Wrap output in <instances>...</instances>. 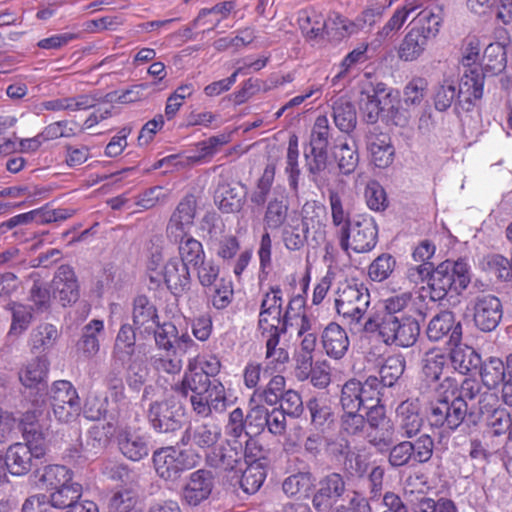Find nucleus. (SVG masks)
<instances>
[{
	"label": "nucleus",
	"instance_id": "1",
	"mask_svg": "<svg viewBox=\"0 0 512 512\" xmlns=\"http://www.w3.org/2000/svg\"><path fill=\"white\" fill-rule=\"evenodd\" d=\"M407 277L415 284L426 283L430 299L440 301L449 291L461 294L466 290L471 282V271L463 259L446 260L433 270L426 265L410 267Z\"/></svg>",
	"mask_w": 512,
	"mask_h": 512
},
{
	"label": "nucleus",
	"instance_id": "2",
	"mask_svg": "<svg viewBox=\"0 0 512 512\" xmlns=\"http://www.w3.org/2000/svg\"><path fill=\"white\" fill-rule=\"evenodd\" d=\"M222 438V429L214 423H202L189 426L181 437V444L196 447L206 454L207 461L211 466L224 470H234L239 462L240 456L235 449L223 453L215 451L219 447Z\"/></svg>",
	"mask_w": 512,
	"mask_h": 512
},
{
	"label": "nucleus",
	"instance_id": "3",
	"mask_svg": "<svg viewBox=\"0 0 512 512\" xmlns=\"http://www.w3.org/2000/svg\"><path fill=\"white\" fill-rule=\"evenodd\" d=\"M366 332H378L379 338L386 345L403 348L411 347L417 341L420 326L415 317L410 315H384L380 322L369 317L363 326Z\"/></svg>",
	"mask_w": 512,
	"mask_h": 512
},
{
	"label": "nucleus",
	"instance_id": "4",
	"mask_svg": "<svg viewBox=\"0 0 512 512\" xmlns=\"http://www.w3.org/2000/svg\"><path fill=\"white\" fill-rule=\"evenodd\" d=\"M337 314L349 326H358L370 306V293L364 285L342 283L338 286L335 299Z\"/></svg>",
	"mask_w": 512,
	"mask_h": 512
},
{
	"label": "nucleus",
	"instance_id": "5",
	"mask_svg": "<svg viewBox=\"0 0 512 512\" xmlns=\"http://www.w3.org/2000/svg\"><path fill=\"white\" fill-rule=\"evenodd\" d=\"M152 460L157 475L166 481L174 482L183 472L197 465L199 456L168 446L156 450Z\"/></svg>",
	"mask_w": 512,
	"mask_h": 512
},
{
	"label": "nucleus",
	"instance_id": "6",
	"mask_svg": "<svg viewBox=\"0 0 512 512\" xmlns=\"http://www.w3.org/2000/svg\"><path fill=\"white\" fill-rule=\"evenodd\" d=\"M48 400L55 419L64 424L77 420L81 413V403L77 390L71 382L55 381L49 391Z\"/></svg>",
	"mask_w": 512,
	"mask_h": 512
},
{
	"label": "nucleus",
	"instance_id": "7",
	"mask_svg": "<svg viewBox=\"0 0 512 512\" xmlns=\"http://www.w3.org/2000/svg\"><path fill=\"white\" fill-rule=\"evenodd\" d=\"M189 401L195 414L207 418L213 414L224 413L234 404L235 398H232L231 391L221 381L213 380L197 395H190Z\"/></svg>",
	"mask_w": 512,
	"mask_h": 512
},
{
	"label": "nucleus",
	"instance_id": "8",
	"mask_svg": "<svg viewBox=\"0 0 512 512\" xmlns=\"http://www.w3.org/2000/svg\"><path fill=\"white\" fill-rule=\"evenodd\" d=\"M377 225L372 217L353 220L343 231H337L339 244L344 251L351 249L356 253L372 250L377 243Z\"/></svg>",
	"mask_w": 512,
	"mask_h": 512
},
{
	"label": "nucleus",
	"instance_id": "9",
	"mask_svg": "<svg viewBox=\"0 0 512 512\" xmlns=\"http://www.w3.org/2000/svg\"><path fill=\"white\" fill-rule=\"evenodd\" d=\"M430 404L428 421L432 427L442 428L444 431L455 430L464 420L467 413V404L461 398L449 400L448 393H444Z\"/></svg>",
	"mask_w": 512,
	"mask_h": 512
},
{
	"label": "nucleus",
	"instance_id": "10",
	"mask_svg": "<svg viewBox=\"0 0 512 512\" xmlns=\"http://www.w3.org/2000/svg\"><path fill=\"white\" fill-rule=\"evenodd\" d=\"M162 254L155 253L152 255L148 269L156 272L155 276H151L152 280H159L162 277L168 288L173 294L178 295L190 287L189 267L180 262L178 258H171L162 265Z\"/></svg>",
	"mask_w": 512,
	"mask_h": 512
},
{
	"label": "nucleus",
	"instance_id": "11",
	"mask_svg": "<svg viewBox=\"0 0 512 512\" xmlns=\"http://www.w3.org/2000/svg\"><path fill=\"white\" fill-rule=\"evenodd\" d=\"M295 328L300 338L301 353L312 354L316 347V333L312 330V322L304 314V301L301 297L290 300L284 313V329Z\"/></svg>",
	"mask_w": 512,
	"mask_h": 512
},
{
	"label": "nucleus",
	"instance_id": "12",
	"mask_svg": "<svg viewBox=\"0 0 512 512\" xmlns=\"http://www.w3.org/2000/svg\"><path fill=\"white\" fill-rule=\"evenodd\" d=\"M399 98V92L377 83L371 90L363 91L359 99V108L368 123H376L381 112L393 107Z\"/></svg>",
	"mask_w": 512,
	"mask_h": 512
},
{
	"label": "nucleus",
	"instance_id": "13",
	"mask_svg": "<svg viewBox=\"0 0 512 512\" xmlns=\"http://www.w3.org/2000/svg\"><path fill=\"white\" fill-rule=\"evenodd\" d=\"M367 409V422L370 431L367 434L369 442L383 451L388 449L394 437V426L385 416V409L380 405L379 395L376 400L369 402L365 407Z\"/></svg>",
	"mask_w": 512,
	"mask_h": 512
},
{
	"label": "nucleus",
	"instance_id": "14",
	"mask_svg": "<svg viewBox=\"0 0 512 512\" xmlns=\"http://www.w3.org/2000/svg\"><path fill=\"white\" fill-rule=\"evenodd\" d=\"M316 209H320L317 203L308 201L302 207L301 216L296 212L289 214L282 231L283 243L288 250L297 251L305 245L309 230L307 220Z\"/></svg>",
	"mask_w": 512,
	"mask_h": 512
},
{
	"label": "nucleus",
	"instance_id": "15",
	"mask_svg": "<svg viewBox=\"0 0 512 512\" xmlns=\"http://www.w3.org/2000/svg\"><path fill=\"white\" fill-rule=\"evenodd\" d=\"M329 120L325 115L318 116L312 128L310 149L305 151L309 171L318 173L326 167Z\"/></svg>",
	"mask_w": 512,
	"mask_h": 512
},
{
	"label": "nucleus",
	"instance_id": "16",
	"mask_svg": "<svg viewBox=\"0 0 512 512\" xmlns=\"http://www.w3.org/2000/svg\"><path fill=\"white\" fill-rule=\"evenodd\" d=\"M379 380L369 377L364 383L356 379L347 381L342 388L341 404L344 411H358L379 395Z\"/></svg>",
	"mask_w": 512,
	"mask_h": 512
},
{
	"label": "nucleus",
	"instance_id": "17",
	"mask_svg": "<svg viewBox=\"0 0 512 512\" xmlns=\"http://www.w3.org/2000/svg\"><path fill=\"white\" fill-rule=\"evenodd\" d=\"M282 290L279 286H272L262 299L258 328L262 335L266 332L282 331L284 329V316L282 317Z\"/></svg>",
	"mask_w": 512,
	"mask_h": 512
},
{
	"label": "nucleus",
	"instance_id": "18",
	"mask_svg": "<svg viewBox=\"0 0 512 512\" xmlns=\"http://www.w3.org/2000/svg\"><path fill=\"white\" fill-rule=\"evenodd\" d=\"M182 415L181 407L173 397L156 400L150 404L148 411L152 427L160 433L178 430Z\"/></svg>",
	"mask_w": 512,
	"mask_h": 512
},
{
	"label": "nucleus",
	"instance_id": "19",
	"mask_svg": "<svg viewBox=\"0 0 512 512\" xmlns=\"http://www.w3.org/2000/svg\"><path fill=\"white\" fill-rule=\"evenodd\" d=\"M450 371L451 365L447 354L441 350H431L425 354L422 367L425 379L429 382H436L443 376L439 389L444 390V393L451 392L453 394L458 387V383L448 375Z\"/></svg>",
	"mask_w": 512,
	"mask_h": 512
},
{
	"label": "nucleus",
	"instance_id": "20",
	"mask_svg": "<svg viewBox=\"0 0 512 512\" xmlns=\"http://www.w3.org/2000/svg\"><path fill=\"white\" fill-rule=\"evenodd\" d=\"M196 201L193 196L185 197L173 212L167 225V237L179 243L186 240L190 235L194 224Z\"/></svg>",
	"mask_w": 512,
	"mask_h": 512
},
{
	"label": "nucleus",
	"instance_id": "21",
	"mask_svg": "<svg viewBox=\"0 0 512 512\" xmlns=\"http://www.w3.org/2000/svg\"><path fill=\"white\" fill-rule=\"evenodd\" d=\"M475 325L484 332L494 330L502 318L500 300L492 295H481L472 302Z\"/></svg>",
	"mask_w": 512,
	"mask_h": 512
},
{
	"label": "nucleus",
	"instance_id": "22",
	"mask_svg": "<svg viewBox=\"0 0 512 512\" xmlns=\"http://www.w3.org/2000/svg\"><path fill=\"white\" fill-rule=\"evenodd\" d=\"M427 336L431 341L437 342L447 338L449 344H458L462 338V326L451 311H442L430 320Z\"/></svg>",
	"mask_w": 512,
	"mask_h": 512
},
{
	"label": "nucleus",
	"instance_id": "23",
	"mask_svg": "<svg viewBox=\"0 0 512 512\" xmlns=\"http://www.w3.org/2000/svg\"><path fill=\"white\" fill-rule=\"evenodd\" d=\"M484 74L478 67L466 70L457 84L458 105L469 110L476 100L483 96Z\"/></svg>",
	"mask_w": 512,
	"mask_h": 512
},
{
	"label": "nucleus",
	"instance_id": "24",
	"mask_svg": "<svg viewBox=\"0 0 512 512\" xmlns=\"http://www.w3.org/2000/svg\"><path fill=\"white\" fill-rule=\"evenodd\" d=\"M213 475L210 471L199 469L190 474L183 489V500L190 506H197L208 499L213 489Z\"/></svg>",
	"mask_w": 512,
	"mask_h": 512
},
{
	"label": "nucleus",
	"instance_id": "25",
	"mask_svg": "<svg viewBox=\"0 0 512 512\" xmlns=\"http://www.w3.org/2000/svg\"><path fill=\"white\" fill-rule=\"evenodd\" d=\"M345 490V483L337 473L322 479L319 489L313 498V506L318 512H328Z\"/></svg>",
	"mask_w": 512,
	"mask_h": 512
},
{
	"label": "nucleus",
	"instance_id": "26",
	"mask_svg": "<svg viewBox=\"0 0 512 512\" xmlns=\"http://www.w3.org/2000/svg\"><path fill=\"white\" fill-rule=\"evenodd\" d=\"M53 296L63 305L77 301L78 284L75 273L70 266L62 265L58 268L52 281Z\"/></svg>",
	"mask_w": 512,
	"mask_h": 512
},
{
	"label": "nucleus",
	"instance_id": "27",
	"mask_svg": "<svg viewBox=\"0 0 512 512\" xmlns=\"http://www.w3.org/2000/svg\"><path fill=\"white\" fill-rule=\"evenodd\" d=\"M321 343L326 355L334 360L342 359L350 346L347 332L335 322L329 323L324 328Z\"/></svg>",
	"mask_w": 512,
	"mask_h": 512
},
{
	"label": "nucleus",
	"instance_id": "28",
	"mask_svg": "<svg viewBox=\"0 0 512 512\" xmlns=\"http://www.w3.org/2000/svg\"><path fill=\"white\" fill-rule=\"evenodd\" d=\"M122 454L132 461H139L149 453L148 439L139 430H123L118 435Z\"/></svg>",
	"mask_w": 512,
	"mask_h": 512
},
{
	"label": "nucleus",
	"instance_id": "29",
	"mask_svg": "<svg viewBox=\"0 0 512 512\" xmlns=\"http://www.w3.org/2000/svg\"><path fill=\"white\" fill-rule=\"evenodd\" d=\"M333 158L341 174H352L359 164L358 149L347 137L338 138L332 149Z\"/></svg>",
	"mask_w": 512,
	"mask_h": 512
},
{
	"label": "nucleus",
	"instance_id": "30",
	"mask_svg": "<svg viewBox=\"0 0 512 512\" xmlns=\"http://www.w3.org/2000/svg\"><path fill=\"white\" fill-rule=\"evenodd\" d=\"M132 319L140 333H152L157 326V310L145 296H138L133 302Z\"/></svg>",
	"mask_w": 512,
	"mask_h": 512
},
{
	"label": "nucleus",
	"instance_id": "31",
	"mask_svg": "<svg viewBox=\"0 0 512 512\" xmlns=\"http://www.w3.org/2000/svg\"><path fill=\"white\" fill-rule=\"evenodd\" d=\"M33 459H35L33 452L26 445L15 443L6 451L5 465L11 475L23 476L31 470Z\"/></svg>",
	"mask_w": 512,
	"mask_h": 512
},
{
	"label": "nucleus",
	"instance_id": "32",
	"mask_svg": "<svg viewBox=\"0 0 512 512\" xmlns=\"http://www.w3.org/2000/svg\"><path fill=\"white\" fill-rule=\"evenodd\" d=\"M95 104V99L89 95H79L76 97H62L43 101L34 108L37 114L47 111H77L88 109Z\"/></svg>",
	"mask_w": 512,
	"mask_h": 512
},
{
	"label": "nucleus",
	"instance_id": "33",
	"mask_svg": "<svg viewBox=\"0 0 512 512\" xmlns=\"http://www.w3.org/2000/svg\"><path fill=\"white\" fill-rule=\"evenodd\" d=\"M280 332H266L264 335L267 337L264 375L271 376L276 372H281L289 359L288 352L284 348L278 347Z\"/></svg>",
	"mask_w": 512,
	"mask_h": 512
},
{
	"label": "nucleus",
	"instance_id": "34",
	"mask_svg": "<svg viewBox=\"0 0 512 512\" xmlns=\"http://www.w3.org/2000/svg\"><path fill=\"white\" fill-rule=\"evenodd\" d=\"M240 458L241 453H239ZM247 467L242 471V461L240 460L238 466L233 470L236 472H242L240 485L244 492L248 494H254L262 486L266 478V467L260 460H254L252 462L245 461Z\"/></svg>",
	"mask_w": 512,
	"mask_h": 512
},
{
	"label": "nucleus",
	"instance_id": "35",
	"mask_svg": "<svg viewBox=\"0 0 512 512\" xmlns=\"http://www.w3.org/2000/svg\"><path fill=\"white\" fill-rule=\"evenodd\" d=\"M397 417L404 436L411 438L420 431L423 421L419 415L418 401H403L397 408Z\"/></svg>",
	"mask_w": 512,
	"mask_h": 512
},
{
	"label": "nucleus",
	"instance_id": "36",
	"mask_svg": "<svg viewBox=\"0 0 512 512\" xmlns=\"http://www.w3.org/2000/svg\"><path fill=\"white\" fill-rule=\"evenodd\" d=\"M368 151L371 161L378 168H386L393 163L395 150L389 136L385 134L370 136Z\"/></svg>",
	"mask_w": 512,
	"mask_h": 512
},
{
	"label": "nucleus",
	"instance_id": "37",
	"mask_svg": "<svg viewBox=\"0 0 512 512\" xmlns=\"http://www.w3.org/2000/svg\"><path fill=\"white\" fill-rule=\"evenodd\" d=\"M449 356L451 369L461 374H467L479 368L481 364L480 355L470 346L454 344Z\"/></svg>",
	"mask_w": 512,
	"mask_h": 512
},
{
	"label": "nucleus",
	"instance_id": "38",
	"mask_svg": "<svg viewBox=\"0 0 512 512\" xmlns=\"http://www.w3.org/2000/svg\"><path fill=\"white\" fill-rule=\"evenodd\" d=\"M73 482V471L64 465L51 464L43 468L39 483L42 488L52 491Z\"/></svg>",
	"mask_w": 512,
	"mask_h": 512
},
{
	"label": "nucleus",
	"instance_id": "39",
	"mask_svg": "<svg viewBox=\"0 0 512 512\" xmlns=\"http://www.w3.org/2000/svg\"><path fill=\"white\" fill-rule=\"evenodd\" d=\"M244 194L241 188L230 184H221L215 192V203L225 213H234L241 209Z\"/></svg>",
	"mask_w": 512,
	"mask_h": 512
},
{
	"label": "nucleus",
	"instance_id": "40",
	"mask_svg": "<svg viewBox=\"0 0 512 512\" xmlns=\"http://www.w3.org/2000/svg\"><path fill=\"white\" fill-rule=\"evenodd\" d=\"M82 492V485L73 481L50 491L48 501L54 508L69 510L72 505L79 502Z\"/></svg>",
	"mask_w": 512,
	"mask_h": 512
},
{
	"label": "nucleus",
	"instance_id": "41",
	"mask_svg": "<svg viewBox=\"0 0 512 512\" xmlns=\"http://www.w3.org/2000/svg\"><path fill=\"white\" fill-rule=\"evenodd\" d=\"M384 307L386 310L385 315H410L415 317V315L421 313L416 306V298L413 297L411 292H403L385 299Z\"/></svg>",
	"mask_w": 512,
	"mask_h": 512
},
{
	"label": "nucleus",
	"instance_id": "42",
	"mask_svg": "<svg viewBox=\"0 0 512 512\" xmlns=\"http://www.w3.org/2000/svg\"><path fill=\"white\" fill-rule=\"evenodd\" d=\"M229 141V134H220L217 136H212L207 140L197 143L195 146V152L189 154L187 156V159L192 164L205 163L219 151L220 147L227 144Z\"/></svg>",
	"mask_w": 512,
	"mask_h": 512
},
{
	"label": "nucleus",
	"instance_id": "43",
	"mask_svg": "<svg viewBox=\"0 0 512 512\" xmlns=\"http://www.w3.org/2000/svg\"><path fill=\"white\" fill-rule=\"evenodd\" d=\"M458 100L457 81L451 76H444L443 80L434 88L433 102L437 111L448 110Z\"/></svg>",
	"mask_w": 512,
	"mask_h": 512
},
{
	"label": "nucleus",
	"instance_id": "44",
	"mask_svg": "<svg viewBox=\"0 0 512 512\" xmlns=\"http://www.w3.org/2000/svg\"><path fill=\"white\" fill-rule=\"evenodd\" d=\"M104 330L102 320H91L83 329V335L78 343V350L87 358H91L99 351L98 335Z\"/></svg>",
	"mask_w": 512,
	"mask_h": 512
},
{
	"label": "nucleus",
	"instance_id": "45",
	"mask_svg": "<svg viewBox=\"0 0 512 512\" xmlns=\"http://www.w3.org/2000/svg\"><path fill=\"white\" fill-rule=\"evenodd\" d=\"M48 372L47 361L43 358H34L19 372L21 383L28 388H36L45 381Z\"/></svg>",
	"mask_w": 512,
	"mask_h": 512
},
{
	"label": "nucleus",
	"instance_id": "46",
	"mask_svg": "<svg viewBox=\"0 0 512 512\" xmlns=\"http://www.w3.org/2000/svg\"><path fill=\"white\" fill-rule=\"evenodd\" d=\"M260 391L255 390L249 401V411L246 416V422L253 433L257 434L263 431L267 425L268 409L263 405L260 399Z\"/></svg>",
	"mask_w": 512,
	"mask_h": 512
},
{
	"label": "nucleus",
	"instance_id": "47",
	"mask_svg": "<svg viewBox=\"0 0 512 512\" xmlns=\"http://www.w3.org/2000/svg\"><path fill=\"white\" fill-rule=\"evenodd\" d=\"M480 377L482 383L488 388L497 387L505 378V364L498 357H489L480 364Z\"/></svg>",
	"mask_w": 512,
	"mask_h": 512
},
{
	"label": "nucleus",
	"instance_id": "48",
	"mask_svg": "<svg viewBox=\"0 0 512 512\" xmlns=\"http://www.w3.org/2000/svg\"><path fill=\"white\" fill-rule=\"evenodd\" d=\"M212 382L204 373H200L190 364H187V369L178 385V390L184 396L197 395Z\"/></svg>",
	"mask_w": 512,
	"mask_h": 512
},
{
	"label": "nucleus",
	"instance_id": "49",
	"mask_svg": "<svg viewBox=\"0 0 512 512\" xmlns=\"http://www.w3.org/2000/svg\"><path fill=\"white\" fill-rule=\"evenodd\" d=\"M233 8L234 3L231 1L218 3L210 9H203L199 13L196 22L198 25H207L202 32H210L227 17Z\"/></svg>",
	"mask_w": 512,
	"mask_h": 512
},
{
	"label": "nucleus",
	"instance_id": "50",
	"mask_svg": "<svg viewBox=\"0 0 512 512\" xmlns=\"http://www.w3.org/2000/svg\"><path fill=\"white\" fill-rule=\"evenodd\" d=\"M427 34H406L398 50L399 57L404 61L417 59L428 45Z\"/></svg>",
	"mask_w": 512,
	"mask_h": 512
},
{
	"label": "nucleus",
	"instance_id": "51",
	"mask_svg": "<svg viewBox=\"0 0 512 512\" xmlns=\"http://www.w3.org/2000/svg\"><path fill=\"white\" fill-rule=\"evenodd\" d=\"M298 137L296 135H292L289 138L287 154H286V165H285V173L288 176V182L290 188L297 192L299 178H300V168L298 163L299 158V149H298Z\"/></svg>",
	"mask_w": 512,
	"mask_h": 512
},
{
	"label": "nucleus",
	"instance_id": "52",
	"mask_svg": "<svg viewBox=\"0 0 512 512\" xmlns=\"http://www.w3.org/2000/svg\"><path fill=\"white\" fill-rule=\"evenodd\" d=\"M486 423L489 434L496 437L506 434L512 441V415L505 409H494Z\"/></svg>",
	"mask_w": 512,
	"mask_h": 512
},
{
	"label": "nucleus",
	"instance_id": "53",
	"mask_svg": "<svg viewBox=\"0 0 512 512\" xmlns=\"http://www.w3.org/2000/svg\"><path fill=\"white\" fill-rule=\"evenodd\" d=\"M314 485V479L308 472H300L287 477L282 485L283 491L288 496L308 497Z\"/></svg>",
	"mask_w": 512,
	"mask_h": 512
},
{
	"label": "nucleus",
	"instance_id": "54",
	"mask_svg": "<svg viewBox=\"0 0 512 512\" xmlns=\"http://www.w3.org/2000/svg\"><path fill=\"white\" fill-rule=\"evenodd\" d=\"M180 262L187 267H197L203 262L205 253L202 244L193 237H189L184 241L179 242L178 247Z\"/></svg>",
	"mask_w": 512,
	"mask_h": 512
},
{
	"label": "nucleus",
	"instance_id": "55",
	"mask_svg": "<svg viewBox=\"0 0 512 512\" xmlns=\"http://www.w3.org/2000/svg\"><path fill=\"white\" fill-rule=\"evenodd\" d=\"M58 330L52 324H41L31 333L32 349L45 351L53 347L58 339Z\"/></svg>",
	"mask_w": 512,
	"mask_h": 512
},
{
	"label": "nucleus",
	"instance_id": "56",
	"mask_svg": "<svg viewBox=\"0 0 512 512\" xmlns=\"http://www.w3.org/2000/svg\"><path fill=\"white\" fill-rule=\"evenodd\" d=\"M334 122L344 132L352 130L356 125V112L347 101H336L333 106Z\"/></svg>",
	"mask_w": 512,
	"mask_h": 512
},
{
	"label": "nucleus",
	"instance_id": "57",
	"mask_svg": "<svg viewBox=\"0 0 512 512\" xmlns=\"http://www.w3.org/2000/svg\"><path fill=\"white\" fill-rule=\"evenodd\" d=\"M135 348V332L131 326L122 325L115 341L114 354L115 356L124 361L133 355Z\"/></svg>",
	"mask_w": 512,
	"mask_h": 512
},
{
	"label": "nucleus",
	"instance_id": "58",
	"mask_svg": "<svg viewBox=\"0 0 512 512\" xmlns=\"http://www.w3.org/2000/svg\"><path fill=\"white\" fill-rule=\"evenodd\" d=\"M484 268L488 273L501 280L512 279V261L502 255H488L484 261Z\"/></svg>",
	"mask_w": 512,
	"mask_h": 512
},
{
	"label": "nucleus",
	"instance_id": "59",
	"mask_svg": "<svg viewBox=\"0 0 512 512\" xmlns=\"http://www.w3.org/2000/svg\"><path fill=\"white\" fill-rule=\"evenodd\" d=\"M405 369L404 360L400 356L388 357L379 370L381 383L384 386H392Z\"/></svg>",
	"mask_w": 512,
	"mask_h": 512
},
{
	"label": "nucleus",
	"instance_id": "60",
	"mask_svg": "<svg viewBox=\"0 0 512 512\" xmlns=\"http://www.w3.org/2000/svg\"><path fill=\"white\" fill-rule=\"evenodd\" d=\"M288 216V205L283 200L274 199L267 205L264 221L267 227L276 229L285 225Z\"/></svg>",
	"mask_w": 512,
	"mask_h": 512
},
{
	"label": "nucleus",
	"instance_id": "61",
	"mask_svg": "<svg viewBox=\"0 0 512 512\" xmlns=\"http://www.w3.org/2000/svg\"><path fill=\"white\" fill-rule=\"evenodd\" d=\"M23 437L25 440V443L23 444L33 452L35 459H40L46 454L47 446L45 443V437L38 427L32 424L29 427H25Z\"/></svg>",
	"mask_w": 512,
	"mask_h": 512
},
{
	"label": "nucleus",
	"instance_id": "62",
	"mask_svg": "<svg viewBox=\"0 0 512 512\" xmlns=\"http://www.w3.org/2000/svg\"><path fill=\"white\" fill-rule=\"evenodd\" d=\"M194 91L195 87L193 83H184L176 88V90L167 99L165 115L168 119L175 116L183 105L184 100L191 97Z\"/></svg>",
	"mask_w": 512,
	"mask_h": 512
},
{
	"label": "nucleus",
	"instance_id": "63",
	"mask_svg": "<svg viewBox=\"0 0 512 512\" xmlns=\"http://www.w3.org/2000/svg\"><path fill=\"white\" fill-rule=\"evenodd\" d=\"M12 310V323L9 330V335L19 336L27 330L31 319L32 312L29 306L23 304H13Z\"/></svg>",
	"mask_w": 512,
	"mask_h": 512
},
{
	"label": "nucleus",
	"instance_id": "64",
	"mask_svg": "<svg viewBox=\"0 0 512 512\" xmlns=\"http://www.w3.org/2000/svg\"><path fill=\"white\" fill-rule=\"evenodd\" d=\"M485 66L494 72L502 71L506 66V51L501 43H490L484 50Z\"/></svg>",
	"mask_w": 512,
	"mask_h": 512
}]
</instances>
